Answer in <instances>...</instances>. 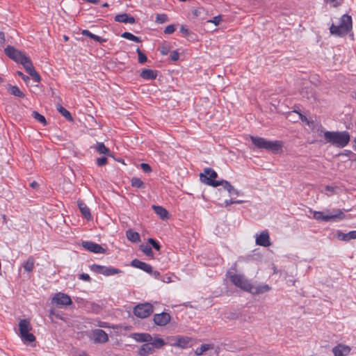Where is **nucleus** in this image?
<instances>
[{"label": "nucleus", "mask_w": 356, "mask_h": 356, "mask_svg": "<svg viewBox=\"0 0 356 356\" xmlns=\"http://www.w3.org/2000/svg\"><path fill=\"white\" fill-rule=\"evenodd\" d=\"M353 28V21L351 16L345 14L340 20L339 25L332 24L330 27V33L338 37H343L351 31Z\"/></svg>", "instance_id": "obj_1"}, {"label": "nucleus", "mask_w": 356, "mask_h": 356, "mask_svg": "<svg viewBox=\"0 0 356 356\" xmlns=\"http://www.w3.org/2000/svg\"><path fill=\"white\" fill-rule=\"evenodd\" d=\"M324 138L326 143H330L338 147H344L350 141V134L347 131H325Z\"/></svg>", "instance_id": "obj_2"}, {"label": "nucleus", "mask_w": 356, "mask_h": 356, "mask_svg": "<svg viewBox=\"0 0 356 356\" xmlns=\"http://www.w3.org/2000/svg\"><path fill=\"white\" fill-rule=\"evenodd\" d=\"M250 139L257 148L265 149L274 152H278L282 148V143L278 140L270 141L264 138L252 136H250Z\"/></svg>", "instance_id": "obj_3"}, {"label": "nucleus", "mask_w": 356, "mask_h": 356, "mask_svg": "<svg viewBox=\"0 0 356 356\" xmlns=\"http://www.w3.org/2000/svg\"><path fill=\"white\" fill-rule=\"evenodd\" d=\"M165 345V342L161 338H154L150 342L143 343L138 350L139 356H148L153 354L156 349Z\"/></svg>", "instance_id": "obj_4"}, {"label": "nucleus", "mask_w": 356, "mask_h": 356, "mask_svg": "<svg viewBox=\"0 0 356 356\" xmlns=\"http://www.w3.org/2000/svg\"><path fill=\"white\" fill-rule=\"evenodd\" d=\"M313 218L318 221L329 222V221H337L344 219L345 214L341 209H337L332 212L325 214L321 211H312Z\"/></svg>", "instance_id": "obj_5"}, {"label": "nucleus", "mask_w": 356, "mask_h": 356, "mask_svg": "<svg viewBox=\"0 0 356 356\" xmlns=\"http://www.w3.org/2000/svg\"><path fill=\"white\" fill-rule=\"evenodd\" d=\"M32 326L28 319H22L19 323V332L22 340L24 343H31L35 341V337L30 333Z\"/></svg>", "instance_id": "obj_6"}, {"label": "nucleus", "mask_w": 356, "mask_h": 356, "mask_svg": "<svg viewBox=\"0 0 356 356\" xmlns=\"http://www.w3.org/2000/svg\"><path fill=\"white\" fill-rule=\"evenodd\" d=\"M218 177V174L215 170L210 168H206L204 169V172L201 173L200 175V181L209 186H211L213 187H217L218 186H222V181L215 180Z\"/></svg>", "instance_id": "obj_7"}, {"label": "nucleus", "mask_w": 356, "mask_h": 356, "mask_svg": "<svg viewBox=\"0 0 356 356\" xmlns=\"http://www.w3.org/2000/svg\"><path fill=\"white\" fill-rule=\"evenodd\" d=\"M227 277L235 286L245 291L249 292L251 283L244 277V275L228 273Z\"/></svg>", "instance_id": "obj_8"}, {"label": "nucleus", "mask_w": 356, "mask_h": 356, "mask_svg": "<svg viewBox=\"0 0 356 356\" xmlns=\"http://www.w3.org/2000/svg\"><path fill=\"white\" fill-rule=\"evenodd\" d=\"M153 312V307L149 303L139 304L134 307V314L141 318L149 316Z\"/></svg>", "instance_id": "obj_9"}, {"label": "nucleus", "mask_w": 356, "mask_h": 356, "mask_svg": "<svg viewBox=\"0 0 356 356\" xmlns=\"http://www.w3.org/2000/svg\"><path fill=\"white\" fill-rule=\"evenodd\" d=\"M26 70V72L33 78L35 82L40 81V76L35 70L31 59L26 56L20 63Z\"/></svg>", "instance_id": "obj_10"}, {"label": "nucleus", "mask_w": 356, "mask_h": 356, "mask_svg": "<svg viewBox=\"0 0 356 356\" xmlns=\"http://www.w3.org/2000/svg\"><path fill=\"white\" fill-rule=\"evenodd\" d=\"M5 54L12 60L17 63H21L26 56L13 47L8 46L5 49Z\"/></svg>", "instance_id": "obj_11"}, {"label": "nucleus", "mask_w": 356, "mask_h": 356, "mask_svg": "<svg viewBox=\"0 0 356 356\" xmlns=\"http://www.w3.org/2000/svg\"><path fill=\"white\" fill-rule=\"evenodd\" d=\"M255 243L257 245L268 247L271 245L270 235L267 230L255 235Z\"/></svg>", "instance_id": "obj_12"}, {"label": "nucleus", "mask_w": 356, "mask_h": 356, "mask_svg": "<svg viewBox=\"0 0 356 356\" xmlns=\"http://www.w3.org/2000/svg\"><path fill=\"white\" fill-rule=\"evenodd\" d=\"M52 303L56 305H65L67 306L72 304L70 297L63 293H57L52 298Z\"/></svg>", "instance_id": "obj_13"}, {"label": "nucleus", "mask_w": 356, "mask_h": 356, "mask_svg": "<svg viewBox=\"0 0 356 356\" xmlns=\"http://www.w3.org/2000/svg\"><path fill=\"white\" fill-rule=\"evenodd\" d=\"M82 246L87 250L94 253H104L105 249L100 245L92 241H83Z\"/></svg>", "instance_id": "obj_14"}, {"label": "nucleus", "mask_w": 356, "mask_h": 356, "mask_svg": "<svg viewBox=\"0 0 356 356\" xmlns=\"http://www.w3.org/2000/svg\"><path fill=\"white\" fill-rule=\"evenodd\" d=\"M170 321V316L169 314L162 312L156 314L154 316V321L156 325L159 326H164L167 325Z\"/></svg>", "instance_id": "obj_15"}, {"label": "nucleus", "mask_w": 356, "mask_h": 356, "mask_svg": "<svg viewBox=\"0 0 356 356\" xmlns=\"http://www.w3.org/2000/svg\"><path fill=\"white\" fill-rule=\"evenodd\" d=\"M173 341L174 342L172 343V346L181 348H186L190 346L191 339L189 337L177 336L173 339Z\"/></svg>", "instance_id": "obj_16"}, {"label": "nucleus", "mask_w": 356, "mask_h": 356, "mask_svg": "<svg viewBox=\"0 0 356 356\" xmlns=\"http://www.w3.org/2000/svg\"><path fill=\"white\" fill-rule=\"evenodd\" d=\"M270 290V287L266 284H258L256 286L251 284L249 293H251L252 294L254 295H257L268 292Z\"/></svg>", "instance_id": "obj_17"}, {"label": "nucleus", "mask_w": 356, "mask_h": 356, "mask_svg": "<svg viewBox=\"0 0 356 356\" xmlns=\"http://www.w3.org/2000/svg\"><path fill=\"white\" fill-rule=\"evenodd\" d=\"M93 339L95 343H105L108 341V335L103 330L97 329L92 333Z\"/></svg>", "instance_id": "obj_18"}, {"label": "nucleus", "mask_w": 356, "mask_h": 356, "mask_svg": "<svg viewBox=\"0 0 356 356\" xmlns=\"http://www.w3.org/2000/svg\"><path fill=\"white\" fill-rule=\"evenodd\" d=\"M350 351V347L343 344H339L332 349L334 356H346L349 354Z\"/></svg>", "instance_id": "obj_19"}, {"label": "nucleus", "mask_w": 356, "mask_h": 356, "mask_svg": "<svg viewBox=\"0 0 356 356\" xmlns=\"http://www.w3.org/2000/svg\"><path fill=\"white\" fill-rule=\"evenodd\" d=\"M131 266L135 268L141 269L147 273H151L152 271V267L149 264L136 259L131 261Z\"/></svg>", "instance_id": "obj_20"}, {"label": "nucleus", "mask_w": 356, "mask_h": 356, "mask_svg": "<svg viewBox=\"0 0 356 356\" xmlns=\"http://www.w3.org/2000/svg\"><path fill=\"white\" fill-rule=\"evenodd\" d=\"M132 338L138 342H145V343L154 339L149 333H134L132 334Z\"/></svg>", "instance_id": "obj_21"}, {"label": "nucleus", "mask_w": 356, "mask_h": 356, "mask_svg": "<svg viewBox=\"0 0 356 356\" xmlns=\"http://www.w3.org/2000/svg\"><path fill=\"white\" fill-rule=\"evenodd\" d=\"M77 204L83 216L87 220L91 219L90 211L87 205L81 200H78Z\"/></svg>", "instance_id": "obj_22"}, {"label": "nucleus", "mask_w": 356, "mask_h": 356, "mask_svg": "<svg viewBox=\"0 0 356 356\" xmlns=\"http://www.w3.org/2000/svg\"><path fill=\"white\" fill-rule=\"evenodd\" d=\"M115 20L121 23H129L134 24L135 23V19L133 17L129 16L127 13L117 15L115 17Z\"/></svg>", "instance_id": "obj_23"}, {"label": "nucleus", "mask_w": 356, "mask_h": 356, "mask_svg": "<svg viewBox=\"0 0 356 356\" xmlns=\"http://www.w3.org/2000/svg\"><path fill=\"white\" fill-rule=\"evenodd\" d=\"M140 76L145 80H154L156 78L157 74L152 70L144 69L140 73Z\"/></svg>", "instance_id": "obj_24"}, {"label": "nucleus", "mask_w": 356, "mask_h": 356, "mask_svg": "<svg viewBox=\"0 0 356 356\" xmlns=\"http://www.w3.org/2000/svg\"><path fill=\"white\" fill-rule=\"evenodd\" d=\"M126 236L127 239L133 243H138L140 241V236L139 234L133 229H128L126 232Z\"/></svg>", "instance_id": "obj_25"}, {"label": "nucleus", "mask_w": 356, "mask_h": 356, "mask_svg": "<svg viewBox=\"0 0 356 356\" xmlns=\"http://www.w3.org/2000/svg\"><path fill=\"white\" fill-rule=\"evenodd\" d=\"M152 209L154 212L163 220L168 218V211L161 206L153 205Z\"/></svg>", "instance_id": "obj_26"}, {"label": "nucleus", "mask_w": 356, "mask_h": 356, "mask_svg": "<svg viewBox=\"0 0 356 356\" xmlns=\"http://www.w3.org/2000/svg\"><path fill=\"white\" fill-rule=\"evenodd\" d=\"M214 346L211 343L202 344L200 347L197 348L195 350L196 355H201L209 350L213 349Z\"/></svg>", "instance_id": "obj_27"}, {"label": "nucleus", "mask_w": 356, "mask_h": 356, "mask_svg": "<svg viewBox=\"0 0 356 356\" xmlns=\"http://www.w3.org/2000/svg\"><path fill=\"white\" fill-rule=\"evenodd\" d=\"M222 186H223V188L225 189H226L228 191V193H229L230 195H240L239 191L237 189H236L233 186H232L230 184V183L228 182L227 181H226V180L223 181Z\"/></svg>", "instance_id": "obj_28"}, {"label": "nucleus", "mask_w": 356, "mask_h": 356, "mask_svg": "<svg viewBox=\"0 0 356 356\" xmlns=\"http://www.w3.org/2000/svg\"><path fill=\"white\" fill-rule=\"evenodd\" d=\"M95 149L100 154L111 156V151L104 145L103 143H97L95 147Z\"/></svg>", "instance_id": "obj_29"}, {"label": "nucleus", "mask_w": 356, "mask_h": 356, "mask_svg": "<svg viewBox=\"0 0 356 356\" xmlns=\"http://www.w3.org/2000/svg\"><path fill=\"white\" fill-rule=\"evenodd\" d=\"M34 259L30 257L23 264V268L25 271L30 273L34 268Z\"/></svg>", "instance_id": "obj_30"}, {"label": "nucleus", "mask_w": 356, "mask_h": 356, "mask_svg": "<svg viewBox=\"0 0 356 356\" xmlns=\"http://www.w3.org/2000/svg\"><path fill=\"white\" fill-rule=\"evenodd\" d=\"M8 91L11 95L18 97L23 98L25 96L20 89L16 86H10Z\"/></svg>", "instance_id": "obj_31"}, {"label": "nucleus", "mask_w": 356, "mask_h": 356, "mask_svg": "<svg viewBox=\"0 0 356 356\" xmlns=\"http://www.w3.org/2000/svg\"><path fill=\"white\" fill-rule=\"evenodd\" d=\"M101 272L102 275L109 276L118 274L120 272V270L115 268L104 266L103 270H102Z\"/></svg>", "instance_id": "obj_32"}, {"label": "nucleus", "mask_w": 356, "mask_h": 356, "mask_svg": "<svg viewBox=\"0 0 356 356\" xmlns=\"http://www.w3.org/2000/svg\"><path fill=\"white\" fill-rule=\"evenodd\" d=\"M57 110L67 120H69V121L73 120V118H72L70 113L67 110H66L64 107H63L62 106H60V105L57 106Z\"/></svg>", "instance_id": "obj_33"}, {"label": "nucleus", "mask_w": 356, "mask_h": 356, "mask_svg": "<svg viewBox=\"0 0 356 356\" xmlns=\"http://www.w3.org/2000/svg\"><path fill=\"white\" fill-rule=\"evenodd\" d=\"M121 36L123 38H125V39H127L129 40H131V41H134V42H141V40L140 38L137 37V36H135L134 35H133L132 33H129V32H124Z\"/></svg>", "instance_id": "obj_34"}, {"label": "nucleus", "mask_w": 356, "mask_h": 356, "mask_svg": "<svg viewBox=\"0 0 356 356\" xmlns=\"http://www.w3.org/2000/svg\"><path fill=\"white\" fill-rule=\"evenodd\" d=\"M31 116L42 124L45 125L47 124L45 118L42 115L40 114L38 111H33L32 112Z\"/></svg>", "instance_id": "obj_35"}, {"label": "nucleus", "mask_w": 356, "mask_h": 356, "mask_svg": "<svg viewBox=\"0 0 356 356\" xmlns=\"http://www.w3.org/2000/svg\"><path fill=\"white\" fill-rule=\"evenodd\" d=\"M131 186L138 188H144V183L143 181L137 177H133L131 180Z\"/></svg>", "instance_id": "obj_36"}, {"label": "nucleus", "mask_w": 356, "mask_h": 356, "mask_svg": "<svg viewBox=\"0 0 356 356\" xmlns=\"http://www.w3.org/2000/svg\"><path fill=\"white\" fill-rule=\"evenodd\" d=\"M168 21V16L165 14H159L156 17V22L159 24H163Z\"/></svg>", "instance_id": "obj_37"}, {"label": "nucleus", "mask_w": 356, "mask_h": 356, "mask_svg": "<svg viewBox=\"0 0 356 356\" xmlns=\"http://www.w3.org/2000/svg\"><path fill=\"white\" fill-rule=\"evenodd\" d=\"M140 250L147 256L152 257L153 252L152 248L148 245H140Z\"/></svg>", "instance_id": "obj_38"}, {"label": "nucleus", "mask_w": 356, "mask_h": 356, "mask_svg": "<svg viewBox=\"0 0 356 356\" xmlns=\"http://www.w3.org/2000/svg\"><path fill=\"white\" fill-rule=\"evenodd\" d=\"M136 52L138 54V62L140 63H144L147 61V56L140 50V49H136Z\"/></svg>", "instance_id": "obj_39"}, {"label": "nucleus", "mask_w": 356, "mask_h": 356, "mask_svg": "<svg viewBox=\"0 0 356 356\" xmlns=\"http://www.w3.org/2000/svg\"><path fill=\"white\" fill-rule=\"evenodd\" d=\"M337 187L326 186L325 188V193L327 195L330 196L336 193Z\"/></svg>", "instance_id": "obj_40"}, {"label": "nucleus", "mask_w": 356, "mask_h": 356, "mask_svg": "<svg viewBox=\"0 0 356 356\" xmlns=\"http://www.w3.org/2000/svg\"><path fill=\"white\" fill-rule=\"evenodd\" d=\"M337 236H338V238L341 240V241H349L350 240V236L348 235V233H342V232H339L337 234Z\"/></svg>", "instance_id": "obj_41"}, {"label": "nucleus", "mask_w": 356, "mask_h": 356, "mask_svg": "<svg viewBox=\"0 0 356 356\" xmlns=\"http://www.w3.org/2000/svg\"><path fill=\"white\" fill-rule=\"evenodd\" d=\"M107 163V158L102 156L97 159V165L98 166H103Z\"/></svg>", "instance_id": "obj_42"}, {"label": "nucleus", "mask_w": 356, "mask_h": 356, "mask_svg": "<svg viewBox=\"0 0 356 356\" xmlns=\"http://www.w3.org/2000/svg\"><path fill=\"white\" fill-rule=\"evenodd\" d=\"M148 243H150L153 246V248L154 249H156V250H160V248H161L160 245L154 239L149 238L148 239Z\"/></svg>", "instance_id": "obj_43"}, {"label": "nucleus", "mask_w": 356, "mask_h": 356, "mask_svg": "<svg viewBox=\"0 0 356 356\" xmlns=\"http://www.w3.org/2000/svg\"><path fill=\"white\" fill-rule=\"evenodd\" d=\"M104 267L103 266H100V265H97V264H94L91 267V269L95 272V273H99V274H102V270H103L104 269Z\"/></svg>", "instance_id": "obj_44"}, {"label": "nucleus", "mask_w": 356, "mask_h": 356, "mask_svg": "<svg viewBox=\"0 0 356 356\" xmlns=\"http://www.w3.org/2000/svg\"><path fill=\"white\" fill-rule=\"evenodd\" d=\"M222 20V17L220 15H218L214 17L212 19L208 21V22H211L214 24L215 25H218Z\"/></svg>", "instance_id": "obj_45"}, {"label": "nucleus", "mask_w": 356, "mask_h": 356, "mask_svg": "<svg viewBox=\"0 0 356 356\" xmlns=\"http://www.w3.org/2000/svg\"><path fill=\"white\" fill-rule=\"evenodd\" d=\"M175 31V26H174V25H172V24H170V25L167 26L165 28L164 33H165V34H171V33H172Z\"/></svg>", "instance_id": "obj_46"}, {"label": "nucleus", "mask_w": 356, "mask_h": 356, "mask_svg": "<svg viewBox=\"0 0 356 356\" xmlns=\"http://www.w3.org/2000/svg\"><path fill=\"white\" fill-rule=\"evenodd\" d=\"M140 168L145 172H150L152 171V168L150 165L147 163H143L140 164Z\"/></svg>", "instance_id": "obj_47"}, {"label": "nucleus", "mask_w": 356, "mask_h": 356, "mask_svg": "<svg viewBox=\"0 0 356 356\" xmlns=\"http://www.w3.org/2000/svg\"><path fill=\"white\" fill-rule=\"evenodd\" d=\"M79 279L80 280H84V281H86V282H90V277L88 274H86V273H81L79 275Z\"/></svg>", "instance_id": "obj_48"}, {"label": "nucleus", "mask_w": 356, "mask_h": 356, "mask_svg": "<svg viewBox=\"0 0 356 356\" xmlns=\"http://www.w3.org/2000/svg\"><path fill=\"white\" fill-rule=\"evenodd\" d=\"M179 54L177 51H173L170 54L172 60L176 61L179 59Z\"/></svg>", "instance_id": "obj_49"}, {"label": "nucleus", "mask_w": 356, "mask_h": 356, "mask_svg": "<svg viewBox=\"0 0 356 356\" xmlns=\"http://www.w3.org/2000/svg\"><path fill=\"white\" fill-rule=\"evenodd\" d=\"M92 39L99 43L105 42L106 41V39L102 38L101 37L95 34L93 35Z\"/></svg>", "instance_id": "obj_50"}, {"label": "nucleus", "mask_w": 356, "mask_h": 356, "mask_svg": "<svg viewBox=\"0 0 356 356\" xmlns=\"http://www.w3.org/2000/svg\"><path fill=\"white\" fill-rule=\"evenodd\" d=\"M81 34L84 36H87V37H89L90 38L92 39V37H93V33H92L91 32H90L88 30H83L82 32H81Z\"/></svg>", "instance_id": "obj_51"}, {"label": "nucleus", "mask_w": 356, "mask_h": 356, "mask_svg": "<svg viewBox=\"0 0 356 356\" xmlns=\"http://www.w3.org/2000/svg\"><path fill=\"white\" fill-rule=\"evenodd\" d=\"M5 42V35L3 32H0V49L3 47Z\"/></svg>", "instance_id": "obj_52"}, {"label": "nucleus", "mask_w": 356, "mask_h": 356, "mask_svg": "<svg viewBox=\"0 0 356 356\" xmlns=\"http://www.w3.org/2000/svg\"><path fill=\"white\" fill-rule=\"evenodd\" d=\"M17 74L22 77V79L25 81V82H27L29 80V77L28 76H26L24 75L22 72H17Z\"/></svg>", "instance_id": "obj_53"}, {"label": "nucleus", "mask_w": 356, "mask_h": 356, "mask_svg": "<svg viewBox=\"0 0 356 356\" xmlns=\"http://www.w3.org/2000/svg\"><path fill=\"white\" fill-rule=\"evenodd\" d=\"M180 32H181L182 33H184L185 35H187V34H188V29H187V27L186 26L182 25L180 27Z\"/></svg>", "instance_id": "obj_54"}, {"label": "nucleus", "mask_w": 356, "mask_h": 356, "mask_svg": "<svg viewBox=\"0 0 356 356\" xmlns=\"http://www.w3.org/2000/svg\"><path fill=\"white\" fill-rule=\"evenodd\" d=\"M348 235L350 236V239L356 238V231H350L348 232Z\"/></svg>", "instance_id": "obj_55"}, {"label": "nucleus", "mask_w": 356, "mask_h": 356, "mask_svg": "<svg viewBox=\"0 0 356 356\" xmlns=\"http://www.w3.org/2000/svg\"><path fill=\"white\" fill-rule=\"evenodd\" d=\"M161 54H163V55H166V54H168V49H167L166 47H163L161 48Z\"/></svg>", "instance_id": "obj_56"}, {"label": "nucleus", "mask_w": 356, "mask_h": 356, "mask_svg": "<svg viewBox=\"0 0 356 356\" xmlns=\"http://www.w3.org/2000/svg\"><path fill=\"white\" fill-rule=\"evenodd\" d=\"M225 204L226 206H229L230 204H234V200H226L225 201Z\"/></svg>", "instance_id": "obj_57"}, {"label": "nucleus", "mask_w": 356, "mask_h": 356, "mask_svg": "<svg viewBox=\"0 0 356 356\" xmlns=\"http://www.w3.org/2000/svg\"><path fill=\"white\" fill-rule=\"evenodd\" d=\"M327 2H330L334 3V6H337L339 3L337 2V0H325Z\"/></svg>", "instance_id": "obj_58"}, {"label": "nucleus", "mask_w": 356, "mask_h": 356, "mask_svg": "<svg viewBox=\"0 0 356 356\" xmlns=\"http://www.w3.org/2000/svg\"><path fill=\"white\" fill-rule=\"evenodd\" d=\"M31 186L32 188H36L38 187V184L36 182V181H33L31 184Z\"/></svg>", "instance_id": "obj_59"}, {"label": "nucleus", "mask_w": 356, "mask_h": 356, "mask_svg": "<svg viewBox=\"0 0 356 356\" xmlns=\"http://www.w3.org/2000/svg\"><path fill=\"white\" fill-rule=\"evenodd\" d=\"M243 202V200H234V204H242Z\"/></svg>", "instance_id": "obj_60"}, {"label": "nucleus", "mask_w": 356, "mask_h": 356, "mask_svg": "<svg viewBox=\"0 0 356 356\" xmlns=\"http://www.w3.org/2000/svg\"><path fill=\"white\" fill-rule=\"evenodd\" d=\"M99 325L100 327H107V326L106 325V323H102H102H100L99 324Z\"/></svg>", "instance_id": "obj_61"}, {"label": "nucleus", "mask_w": 356, "mask_h": 356, "mask_svg": "<svg viewBox=\"0 0 356 356\" xmlns=\"http://www.w3.org/2000/svg\"><path fill=\"white\" fill-rule=\"evenodd\" d=\"M154 276H155V277H157L158 276H159V275H160V273H159V272H157V271H155V272L154 273Z\"/></svg>", "instance_id": "obj_62"}, {"label": "nucleus", "mask_w": 356, "mask_h": 356, "mask_svg": "<svg viewBox=\"0 0 356 356\" xmlns=\"http://www.w3.org/2000/svg\"><path fill=\"white\" fill-rule=\"evenodd\" d=\"M63 39L65 41H67L69 40V38L67 35H64Z\"/></svg>", "instance_id": "obj_63"}, {"label": "nucleus", "mask_w": 356, "mask_h": 356, "mask_svg": "<svg viewBox=\"0 0 356 356\" xmlns=\"http://www.w3.org/2000/svg\"><path fill=\"white\" fill-rule=\"evenodd\" d=\"M300 115V117L302 120H303L304 118H305V117L304 115H302V114L300 113H298Z\"/></svg>", "instance_id": "obj_64"}]
</instances>
